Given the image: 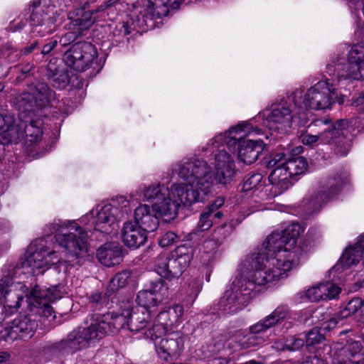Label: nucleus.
Instances as JSON below:
<instances>
[{"label": "nucleus", "mask_w": 364, "mask_h": 364, "mask_svg": "<svg viewBox=\"0 0 364 364\" xmlns=\"http://www.w3.org/2000/svg\"><path fill=\"white\" fill-rule=\"evenodd\" d=\"M305 228L299 223H285L267 236L257 252L242 259L232 283L217 304L218 311L237 312L257 292L286 278L289 272L296 268L314 249L315 244L310 240L320 237V231L312 228L306 238L298 243Z\"/></svg>", "instance_id": "obj_1"}, {"label": "nucleus", "mask_w": 364, "mask_h": 364, "mask_svg": "<svg viewBox=\"0 0 364 364\" xmlns=\"http://www.w3.org/2000/svg\"><path fill=\"white\" fill-rule=\"evenodd\" d=\"M254 121H242L230 127L224 132H220L211 138L201 147L203 156L210 158V165L204 159L195 157L184 159L182 161L181 174L194 181L196 184L208 181L209 187L205 198L213 191L214 182L226 185L235 178L237 169L233 156L225 149H236L237 160L244 164L255 163L264 151L265 144L262 140L247 139L250 136H259L264 131Z\"/></svg>", "instance_id": "obj_2"}, {"label": "nucleus", "mask_w": 364, "mask_h": 364, "mask_svg": "<svg viewBox=\"0 0 364 364\" xmlns=\"http://www.w3.org/2000/svg\"><path fill=\"white\" fill-rule=\"evenodd\" d=\"M122 211L115 204L108 203L92 209L77 220H58L49 225L50 232L63 249V256L55 252L41 248L31 252L23 262V268L28 272L41 274L50 265L68 264L73 266L89 255V237L86 230H94L104 234H112L118 230Z\"/></svg>", "instance_id": "obj_3"}, {"label": "nucleus", "mask_w": 364, "mask_h": 364, "mask_svg": "<svg viewBox=\"0 0 364 364\" xmlns=\"http://www.w3.org/2000/svg\"><path fill=\"white\" fill-rule=\"evenodd\" d=\"M182 161L173 165L172 173L182 180L173 183L170 188L160 183H153L141 187L139 198L151 203L139 205L134 212L135 223L145 232H154L159 225V218L164 222H171L178 215L180 205L189 206L193 203L203 202L209 187V183H198L183 177L181 174Z\"/></svg>", "instance_id": "obj_4"}, {"label": "nucleus", "mask_w": 364, "mask_h": 364, "mask_svg": "<svg viewBox=\"0 0 364 364\" xmlns=\"http://www.w3.org/2000/svg\"><path fill=\"white\" fill-rule=\"evenodd\" d=\"M153 310L132 306L129 301L122 306L119 311L107 314H95L80 326L71 331L63 341L65 345L73 350L93 346L106 336L110 331L127 328L137 333L144 331L146 338L154 340L159 337L156 332V318L152 320Z\"/></svg>", "instance_id": "obj_5"}, {"label": "nucleus", "mask_w": 364, "mask_h": 364, "mask_svg": "<svg viewBox=\"0 0 364 364\" xmlns=\"http://www.w3.org/2000/svg\"><path fill=\"white\" fill-rule=\"evenodd\" d=\"M65 289L62 285L52 286L49 288L36 285L30 291L26 286L21 282L6 284L0 282V304L6 312L12 314L16 311L26 298L28 306L31 311L41 316V322L46 328H50L58 324L56 316L50 306L65 294Z\"/></svg>", "instance_id": "obj_6"}, {"label": "nucleus", "mask_w": 364, "mask_h": 364, "mask_svg": "<svg viewBox=\"0 0 364 364\" xmlns=\"http://www.w3.org/2000/svg\"><path fill=\"white\" fill-rule=\"evenodd\" d=\"M54 97L53 92L43 82L29 86L28 92H24L16 98L19 111L20 122L14 124V117L9 122H3L4 132L1 133L4 143H16L25 140L26 144L31 145L42 138L43 122L41 119H23L26 112H34L36 109L46 107Z\"/></svg>", "instance_id": "obj_7"}, {"label": "nucleus", "mask_w": 364, "mask_h": 364, "mask_svg": "<svg viewBox=\"0 0 364 364\" xmlns=\"http://www.w3.org/2000/svg\"><path fill=\"white\" fill-rule=\"evenodd\" d=\"M346 86L343 85L341 87L337 78L321 80L306 91L301 89L296 90L289 95V100L296 108L300 109V120L308 122L310 116L309 110L330 109L338 99V90H341Z\"/></svg>", "instance_id": "obj_8"}, {"label": "nucleus", "mask_w": 364, "mask_h": 364, "mask_svg": "<svg viewBox=\"0 0 364 364\" xmlns=\"http://www.w3.org/2000/svg\"><path fill=\"white\" fill-rule=\"evenodd\" d=\"M267 166L272 169L269 181L272 185L271 196L275 197L291 186L292 179L295 176L306 172L308 162L302 156L287 159L283 153H279L271 157L267 162Z\"/></svg>", "instance_id": "obj_9"}, {"label": "nucleus", "mask_w": 364, "mask_h": 364, "mask_svg": "<svg viewBox=\"0 0 364 364\" xmlns=\"http://www.w3.org/2000/svg\"><path fill=\"white\" fill-rule=\"evenodd\" d=\"M300 109L296 108L289 100L267 108L260 112L255 117L250 119L253 124H258L263 129L267 127L277 132H287L295 127L304 126L307 122H301L299 119Z\"/></svg>", "instance_id": "obj_10"}, {"label": "nucleus", "mask_w": 364, "mask_h": 364, "mask_svg": "<svg viewBox=\"0 0 364 364\" xmlns=\"http://www.w3.org/2000/svg\"><path fill=\"white\" fill-rule=\"evenodd\" d=\"M354 127H355V121L353 119L350 122L342 119L336 123L328 119H317L310 125V127L316 129L317 134L302 133L299 136V139L304 145L309 146L328 144L341 135L346 136L348 132H353Z\"/></svg>", "instance_id": "obj_11"}, {"label": "nucleus", "mask_w": 364, "mask_h": 364, "mask_svg": "<svg viewBox=\"0 0 364 364\" xmlns=\"http://www.w3.org/2000/svg\"><path fill=\"white\" fill-rule=\"evenodd\" d=\"M193 256V248L181 245L171 252H162L154 262V269L161 277L171 279L179 277L188 268Z\"/></svg>", "instance_id": "obj_12"}, {"label": "nucleus", "mask_w": 364, "mask_h": 364, "mask_svg": "<svg viewBox=\"0 0 364 364\" xmlns=\"http://www.w3.org/2000/svg\"><path fill=\"white\" fill-rule=\"evenodd\" d=\"M43 5L36 6L31 15L33 32L41 36L52 33L55 29L57 16L67 6L65 0H43Z\"/></svg>", "instance_id": "obj_13"}, {"label": "nucleus", "mask_w": 364, "mask_h": 364, "mask_svg": "<svg viewBox=\"0 0 364 364\" xmlns=\"http://www.w3.org/2000/svg\"><path fill=\"white\" fill-rule=\"evenodd\" d=\"M183 0H148V9L142 14V8L136 7L130 14L131 21L124 25V33L129 34L135 28L144 29L155 17L168 14L169 10L178 8ZM152 25H150L151 26Z\"/></svg>", "instance_id": "obj_14"}, {"label": "nucleus", "mask_w": 364, "mask_h": 364, "mask_svg": "<svg viewBox=\"0 0 364 364\" xmlns=\"http://www.w3.org/2000/svg\"><path fill=\"white\" fill-rule=\"evenodd\" d=\"M289 316L290 311L287 306H278L270 314L250 327V333L246 336V341L241 344L242 346L250 348L264 343L269 340L267 331Z\"/></svg>", "instance_id": "obj_15"}, {"label": "nucleus", "mask_w": 364, "mask_h": 364, "mask_svg": "<svg viewBox=\"0 0 364 364\" xmlns=\"http://www.w3.org/2000/svg\"><path fill=\"white\" fill-rule=\"evenodd\" d=\"M63 60L70 68L80 72L93 67L99 69L96 48L90 43L78 42L64 54Z\"/></svg>", "instance_id": "obj_16"}, {"label": "nucleus", "mask_w": 364, "mask_h": 364, "mask_svg": "<svg viewBox=\"0 0 364 364\" xmlns=\"http://www.w3.org/2000/svg\"><path fill=\"white\" fill-rule=\"evenodd\" d=\"M349 181L350 175L347 171H341L328 178L318 191L314 193L306 199L305 205L307 210L311 213L321 210L323 203L340 192Z\"/></svg>", "instance_id": "obj_17"}, {"label": "nucleus", "mask_w": 364, "mask_h": 364, "mask_svg": "<svg viewBox=\"0 0 364 364\" xmlns=\"http://www.w3.org/2000/svg\"><path fill=\"white\" fill-rule=\"evenodd\" d=\"M37 317L36 314L19 316L1 332V337L8 342L30 339L38 327Z\"/></svg>", "instance_id": "obj_18"}, {"label": "nucleus", "mask_w": 364, "mask_h": 364, "mask_svg": "<svg viewBox=\"0 0 364 364\" xmlns=\"http://www.w3.org/2000/svg\"><path fill=\"white\" fill-rule=\"evenodd\" d=\"M364 257V234L361 235L357 242L348 246L343 252L336 264L331 269L332 274L347 275L352 271L353 266Z\"/></svg>", "instance_id": "obj_19"}, {"label": "nucleus", "mask_w": 364, "mask_h": 364, "mask_svg": "<svg viewBox=\"0 0 364 364\" xmlns=\"http://www.w3.org/2000/svg\"><path fill=\"white\" fill-rule=\"evenodd\" d=\"M161 336L157 338H154L153 340L158 355L167 362L177 359L181 354L184 346V341L181 333L173 332L158 341Z\"/></svg>", "instance_id": "obj_20"}, {"label": "nucleus", "mask_w": 364, "mask_h": 364, "mask_svg": "<svg viewBox=\"0 0 364 364\" xmlns=\"http://www.w3.org/2000/svg\"><path fill=\"white\" fill-rule=\"evenodd\" d=\"M168 297V287L164 281L159 279L152 282L147 289L139 291L136 297L137 307L151 310L157 307Z\"/></svg>", "instance_id": "obj_21"}, {"label": "nucleus", "mask_w": 364, "mask_h": 364, "mask_svg": "<svg viewBox=\"0 0 364 364\" xmlns=\"http://www.w3.org/2000/svg\"><path fill=\"white\" fill-rule=\"evenodd\" d=\"M242 191L248 193L251 192L252 198V203L255 205L250 203L251 205V213L259 211L266 209V206L261 202L269 198L267 193V190L264 186L263 176L260 173H252L248 175L242 186Z\"/></svg>", "instance_id": "obj_22"}, {"label": "nucleus", "mask_w": 364, "mask_h": 364, "mask_svg": "<svg viewBox=\"0 0 364 364\" xmlns=\"http://www.w3.org/2000/svg\"><path fill=\"white\" fill-rule=\"evenodd\" d=\"M341 289L330 282L317 283L297 294L300 301H319L336 298Z\"/></svg>", "instance_id": "obj_23"}, {"label": "nucleus", "mask_w": 364, "mask_h": 364, "mask_svg": "<svg viewBox=\"0 0 364 364\" xmlns=\"http://www.w3.org/2000/svg\"><path fill=\"white\" fill-rule=\"evenodd\" d=\"M120 234L124 245L132 249L144 245L147 240L146 232L132 221L123 224Z\"/></svg>", "instance_id": "obj_24"}, {"label": "nucleus", "mask_w": 364, "mask_h": 364, "mask_svg": "<svg viewBox=\"0 0 364 364\" xmlns=\"http://www.w3.org/2000/svg\"><path fill=\"white\" fill-rule=\"evenodd\" d=\"M183 314V308L178 304L174 305L167 311H161L156 317V332L159 336L164 335L167 331L168 326L181 322Z\"/></svg>", "instance_id": "obj_25"}, {"label": "nucleus", "mask_w": 364, "mask_h": 364, "mask_svg": "<svg viewBox=\"0 0 364 364\" xmlns=\"http://www.w3.org/2000/svg\"><path fill=\"white\" fill-rule=\"evenodd\" d=\"M98 260L107 267L119 264L122 259V250L117 242H108L101 246L97 253Z\"/></svg>", "instance_id": "obj_26"}, {"label": "nucleus", "mask_w": 364, "mask_h": 364, "mask_svg": "<svg viewBox=\"0 0 364 364\" xmlns=\"http://www.w3.org/2000/svg\"><path fill=\"white\" fill-rule=\"evenodd\" d=\"M87 4L82 7L70 11L68 14V18L75 26L78 27L79 31L88 28L95 21L93 17L94 11L86 10Z\"/></svg>", "instance_id": "obj_27"}, {"label": "nucleus", "mask_w": 364, "mask_h": 364, "mask_svg": "<svg viewBox=\"0 0 364 364\" xmlns=\"http://www.w3.org/2000/svg\"><path fill=\"white\" fill-rule=\"evenodd\" d=\"M129 277V273L128 272L117 274L108 284L106 294L110 296L119 288L124 287L127 283Z\"/></svg>", "instance_id": "obj_28"}, {"label": "nucleus", "mask_w": 364, "mask_h": 364, "mask_svg": "<svg viewBox=\"0 0 364 364\" xmlns=\"http://www.w3.org/2000/svg\"><path fill=\"white\" fill-rule=\"evenodd\" d=\"M363 301L360 298H353L339 312V317L346 318L354 314L358 309L362 308Z\"/></svg>", "instance_id": "obj_29"}, {"label": "nucleus", "mask_w": 364, "mask_h": 364, "mask_svg": "<svg viewBox=\"0 0 364 364\" xmlns=\"http://www.w3.org/2000/svg\"><path fill=\"white\" fill-rule=\"evenodd\" d=\"M218 246V242L213 239H208L203 241L200 247V252L203 254L207 255L206 256H202L204 261H209L213 258Z\"/></svg>", "instance_id": "obj_30"}, {"label": "nucleus", "mask_w": 364, "mask_h": 364, "mask_svg": "<svg viewBox=\"0 0 364 364\" xmlns=\"http://www.w3.org/2000/svg\"><path fill=\"white\" fill-rule=\"evenodd\" d=\"M213 215V211L211 210L205 209L200 215L197 228L200 231L209 230L213 225V222L210 219Z\"/></svg>", "instance_id": "obj_31"}, {"label": "nucleus", "mask_w": 364, "mask_h": 364, "mask_svg": "<svg viewBox=\"0 0 364 364\" xmlns=\"http://www.w3.org/2000/svg\"><path fill=\"white\" fill-rule=\"evenodd\" d=\"M179 240L178 236L172 231L164 232L159 240V245L162 247H166L174 245Z\"/></svg>", "instance_id": "obj_32"}, {"label": "nucleus", "mask_w": 364, "mask_h": 364, "mask_svg": "<svg viewBox=\"0 0 364 364\" xmlns=\"http://www.w3.org/2000/svg\"><path fill=\"white\" fill-rule=\"evenodd\" d=\"M341 320H343V318L339 317V314L333 317H323L322 318L323 321L321 323L320 328L325 331H329L334 328Z\"/></svg>", "instance_id": "obj_33"}, {"label": "nucleus", "mask_w": 364, "mask_h": 364, "mask_svg": "<svg viewBox=\"0 0 364 364\" xmlns=\"http://www.w3.org/2000/svg\"><path fill=\"white\" fill-rule=\"evenodd\" d=\"M304 344V339L302 337H291L286 340V346L289 350H296L301 348Z\"/></svg>", "instance_id": "obj_34"}, {"label": "nucleus", "mask_w": 364, "mask_h": 364, "mask_svg": "<svg viewBox=\"0 0 364 364\" xmlns=\"http://www.w3.org/2000/svg\"><path fill=\"white\" fill-rule=\"evenodd\" d=\"M77 38L76 32H68L60 39V43L63 46H66L73 42Z\"/></svg>", "instance_id": "obj_35"}, {"label": "nucleus", "mask_w": 364, "mask_h": 364, "mask_svg": "<svg viewBox=\"0 0 364 364\" xmlns=\"http://www.w3.org/2000/svg\"><path fill=\"white\" fill-rule=\"evenodd\" d=\"M350 149V144L348 141H344L342 144H338L336 148L337 154L345 156Z\"/></svg>", "instance_id": "obj_36"}, {"label": "nucleus", "mask_w": 364, "mask_h": 364, "mask_svg": "<svg viewBox=\"0 0 364 364\" xmlns=\"http://www.w3.org/2000/svg\"><path fill=\"white\" fill-rule=\"evenodd\" d=\"M352 105L357 107L359 112H364V93L360 94L358 97L353 100Z\"/></svg>", "instance_id": "obj_37"}, {"label": "nucleus", "mask_w": 364, "mask_h": 364, "mask_svg": "<svg viewBox=\"0 0 364 364\" xmlns=\"http://www.w3.org/2000/svg\"><path fill=\"white\" fill-rule=\"evenodd\" d=\"M224 198L221 197L217 198L213 203H212L210 205H208L205 209H209L213 211V214L214 212L220 208L224 204Z\"/></svg>", "instance_id": "obj_38"}, {"label": "nucleus", "mask_w": 364, "mask_h": 364, "mask_svg": "<svg viewBox=\"0 0 364 364\" xmlns=\"http://www.w3.org/2000/svg\"><path fill=\"white\" fill-rule=\"evenodd\" d=\"M57 44V40L50 41L49 43L43 46L41 51L42 54L46 55L50 53L56 47Z\"/></svg>", "instance_id": "obj_39"}, {"label": "nucleus", "mask_w": 364, "mask_h": 364, "mask_svg": "<svg viewBox=\"0 0 364 364\" xmlns=\"http://www.w3.org/2000/svg\"><path fill=\"white\" fill-rule=\"evenodd\" d=\"M11 117L9 116H5L4 117H0V134L4 132V127H3V122H9L11 121ZM2 139L1 134H0V151L2 149V144H5L6 143H4Z\"/></svg>", "instance_id": "obj_40"}, {"label": "nucleus", "mask_w": 364, "mask_h": 364, "mask_svg": "<svg viewBox=\"0 0 364 364\" xmlns=\"http://www.w3.org/2000/svg\"><path fill=\"white\" fill-rule=\"evenodd\" d=\"M92 302L95 303L96 304L102 305L105 302V298H102V296L100 293L96 292L90 298Z\"/></svg>", "instance_id": "obj_41"}, {"label": "nucleus", "mask_w": 364, "mask_h": 364, "mask_svg": "<svg viewBox=\"0 0 364 364\" xmlns=\"http://www.w3.org/2000/svg\"><path fill=\"white\" fill-rule=\"evenodd\" d=\"M273 347L278 350H287V347L286 346V341L284 342L276 341L273 346Z\"/></svg>", "instance_id": "obj_42"}, {"label": "nucleus", "mask_w": 364, "mask_h": 364, "mask_svg": "<svg viewBox=\"0 0 364 364\" xmlns=\"http://www.w3.org/2000/svg\"><path fill=\"white\" fill-rule=\"evenodd\" d=\"M9 359V354L6 351L0 352V363H4Z\"/></svg>", "instance_id": "obj_43"}, {"label": "nucleus", "mask_w": 364, "mask_h": 364, "mask_svg": "<svg viewBox=\"0 0 364 364\" xmlns=\"http://www.w3.org/2000/svg\"><path fill=\"white\" fill-rule=\"evenodd\" d=\"M66 85V82L65 81H63L62 83H59L58 85H57L55 82L53 84V86L56 87L57 88H63Z\"/></svg>", "instance_id": "obj_44"}, {"label": "nucleus", "mask_w": 364, "mask_h": 364, "mask_svg": "<svg viewBox=\"0 0 364 364\" xmlns=\"http://www.w3.org/2000/svg\"><path fill=\"white\" fill-rule=\"evenodd\" d=\"M223 216V213L220 211H217L215 213H214V217L217 218H220Z\"/></svg>", "instance_id": "obj_45"}, {"label": "nucleus", "mask_w": 364, "mask_h": 364, "mask_svg": "<svg viewBox=\"0 0 364 364\" xmlns=\"http://www.w3.org/2000/svg\"><path fill=\"white\" fill-rule=\"evenodd\" d=\"M363 33V28H359L355 31V35L360 36Z\"/></svg>", "instance_id": "obj_46"}, {"label": "nucleus", "mask_w": 364, "mask_h": 364, "mask_svg": "<svg viewBox=\"0 0 364 364\" xmlns=\"http://www.w3.org/2000/svg\"><path fill=\"white\" fill-rule=\"evenodd\" d=\"M6 74V72H3V69H2V67L0 65V78H1L2 77H4Z\"/></svg>", "instance_id": "obj_47"}, {"label": "nucleus", "mask_w": 364, "mask_h": 364, "mask_svg": "<svg viewBox=\"0 0 364 364\" xmlns=\"http://www.w3.org/2000/svg\"><path fill=\"white\" fill-rule=\"evenodd\" d=\"M315 314H316V317H317L318 315H321V314H322V313H321L320 311H318V310H317V311L315 312Z\"/></svg>", "instance_id": "obj_48"}, {"label": "nucleus", "mask_w": 364, "mask_h": 364, "mask_svg": "<svg viewBox=\"0 0 364 364\" xmlns=\"http://www.w3.org/2000/svg\"><path fill=\"white\" fill-rule=\"evenodd\" d=\"M296 151H297L298 152H301V151H302V147H301V146H298V147H296Z\"/></svg>", "instance_id": "obj_49"}, {"label": "nucleus", "mask_w": 364, "mask_h": 364, "mask_svg": "<svg viewBox=\"0 0 364 364\" xmlns=\"http://www.w3.org/2000/svg\"><path fill=\"white\" fill-rule=\"evenodd\" d=\"M362 308H363L362 311L364 312V300L363 301Z\"/></svg>", "instance_id": "obj_50"}, {"label": "nucleus", "mask_w": 364, "mask_h": 364, "mask_svg": "<svg viewBox=\"0 0 364 364\" xmlns=\"http://www.w3.org/2000/svg\"><path fill=\"white\" fill-rule=\"evenodd\" d=\"M3 85L0 83V90H1L3 89Z\"/></svg>", "instance_id": "obj_51"}]
</instances>
